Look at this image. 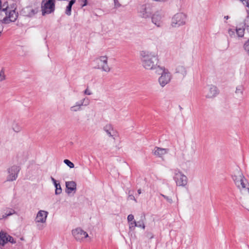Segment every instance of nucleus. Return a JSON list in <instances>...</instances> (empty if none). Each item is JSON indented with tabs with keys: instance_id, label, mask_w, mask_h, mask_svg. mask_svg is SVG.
<instances>
[{
	"instance_id": "obj_35",
	"label": "nucleus",
	"mask_w": 249,
	"mask_h": 249,
	"mask_svg": "<svg viewBox=\"0 0 249 249\" xmlns=\"http://www.w3.org/2000/svg\"><path fill=\"white\" fill-rule=\"evenodd\" d=\"M161 196L163 197H164V198H165L169 203H172L173 202V201H172V199L171 198H170L166 196H165L163 194H161Z\"/></svg>"
},
{
	"instance_id": "obj_20",
	"label": "nucleus",
	"mask_w": 249,
	"mask_h": 249,
	"mask_svg": "<svg viewBox=\"0 0 249 249\" xmlns=\"http://www.w3.org/2000/svg\"><path fill=\"white\" fill-rule=\"evenodd\" d=\"M8 235L6 233L0 232V246L3 247L8 242Z\"/></svg>"
},
{
	"instance_id": "obj_18",
	"label": "nucleus",
	"mask_w": 249,
	"mask_h": 249,
	"mask_svg": "<svg viewBox=\"0 0 249 249\" xmlns=\"http://www.w3.org/2000/svg\"><path fill=\"white\" fill-rule=\"evenodd\" d=\"M14 214H17V213L14 209L9 207H6L3 210V214L1 216L0 219H5L8 216H11Z\"/></svg>"
},
{
	"instance_id": "obj_44",
	"label": "nucleus",
	"mask_w": 249,
	"mask_h": 249,
	"mask_svg": "<svg viewBox=\"0 0 249 249\" xmlns=\"http://www.w3.org/2000/svg\"><path fill=\"white\" fill-rule=\"evenodd\" d=\"M245 27H246V31L249 34V26H245Z\"/></svg>"
},
{
	"instance_id": "obj_50",
	"label": "nucleus",
	"mask_w": 249,
	"mask_h": 249,
	"mask_svg": "<svg viewBox=\"0 0 249 249\" xmlns=\"http://www.w3.org/2000/svg\"><path fill=\"white\" fill-rule=\"evenodd\" d=\"M224 18H226V19H228L229 18V17L227 16L224 17Z\"/></svg>"
},
{
	"instance_id": "obj_34",
	"label": "nucleus",
	"mask_w": 249,
	"mask_h": 249,
	"mask_svg": "<svg viewBox=\"0 0 249 249\" xmlns=\"http://www.w3.org/2000/svg\"><path fill=\"white\" fill-rule=\"evenodd\" d=\"M80 102L82 103V105L84 106L88 105L89 103V99L86 98L83 99Z\"/></svg>"
},
{
	"instance_id": "obj_42",
	"label": "nucleus",
	"mask_w": 249,
	"mask_h": 249,
	"mask_svg": "<svg viewBox=\"0 0 249 249\" xmlns=\"http://www.w3.org/2000/svg\"><path fill=\"white\" fill-rule=\"evenodd\" d=\"M75 105H77V106L78 105L79 106L80 108H81V107L82 106H83L82 105V103H81V102H76Z\"/></svg>"
},
{
	"instance_id": "obj_43",
	"label": "nucleus",
	"mask_w": 249,
	"mask_h": 249,
	"mask_svg": "<svg viewBox=\"0 0 249 249\" xmlns=\"http://www.w3.org/2000/svg\"><path fill=\"white\" fill-rule=\"evenodd\" d=\"M114 1L115 5L116 6H119L120 5V4H119V3L118 2V0H114Z\"/></svg>"
},
{
	"instance_id": "obj_9",
	"label": "nucleus",
	"mask_w": 249,
	"mask_h": 249,
	"mask_svg": "<svg viewBox=\"0 0 249 249\" xmlns=\"http://www.w3.org/2000/svg\"><path fill=\"white\" fill-rule=\"evenodd\" d=\"M152 7L150 4L142 5L139 8L140 16L143 18H149L152 13Z\"/></svg>"
},
{
	"instance_id": "obj_5",
	"label": "nucleus",
	"mask_w": 249,
	"mask_h": 249,
	"mask_svg": "<svg viewBox=\"0 0 249 249\" xmlns=\"http://www.w3.org/2000/svg\"><path fill=\"white\" fill-rule=\"evenodd\" d=\"M232 179L236 186L240 189L246 188L245 182L247 181L243 174L237 170L236 174L232 176Z\"/></svg>"
},
{
	"instance_id": "obj_17",
	"label": "nucleus",
	"mask_w": 249,
	"mask_h": 249,
	"mask_svg": "<svg viewBox=\"0 0 249 249\" xmlns=\"http://www.w3.org/2000/svg\"><path fill=\"white\" fill-rule=\"evenodd\" d=\"M66 192L68 194H71L72 191L76 189V184L74 181H67L66 182Z\"/></svg>"
},
{
	"instance_id": "obj_32",
	"label": "nucleus",
	"mask_w": 249,
	"mask_h": 249,
	"mask_svg": "<svg viewBox=\"0 0 249 249\" xmlns=\"http://www.w3.org/2000/svg\"><path fill=\"white\" fill-rule=\"evenodd\" d=\"M129 229L131 231H133L134 230L135 228L136 227V222L135 221H133L132 222H129Z\"/></svg>"
},
{
	"instance_id": "obj_8",
	"label": "nucleus",
	"mask_w": 249,
	"mask_h": 249,
	"mask_svg": "<svg viewBox=\"0 0 249 249\" xmlns=\"http://www.w3.org/2000/svg\"><path fill=\"white\" fill-rule=\"evenodd\" d=\"M174 179L177 185L178 186H185L188 183V178L181 172L178 171L175 173Z\"/></svg>"
},
{
	"instance_id": "obj_16",
	"label": "nucleus",
	"mask_w": 249,
	"mask_h": 249,
	"mask_svg": "<svg viewBox=\"0 0 249 249\" xmlns=\"http://www.w3.org/2000/svg\"><path fill=\"white\" fill-rule=\"evenodd\" d=\"M218 93L219 91L217 88L215 86L211 85L209 92L207 94L206 97L208 98H213L217 96Z\"/></svg>"
},
{
	"instance_id": "obj_3",
	"label": "nucleus",
	"mask_w": 249,
	"mask_h": 249,
	"mask_svg": "<svg viewBox=\"0 0 249 249\" xmlns=\"http://www.w3.org/2000/svg\"><path fill=\"white\" fill-rule=\"evenodd\" d=\"M155 72L157 74L161 75L158 79L159 83L161 87H164L170 82L171 79V73L164 67L158 68Z\"/></svg>"
},
{
	"instance_id": "obj_46",
	"label": "nucleus",
	"mask_w": 249,
	"mask_h": 249,
	"mask_svg": "<svg viewBox=\"0 0 249 249\" xmlns=\"http://www.w3.org/2000/svg\"><path fill=\"white\" fill-rule=\"evenodd\" d=\"M51 180H52V182H53V183H54L55 181H56V180H55L52 177H51Z\"/></svg>"
},
{
	"instance_id": "obj_11",
	"label": "nucleus",
	"mask_w": 249,
	"mask_h": 249,
	"mask_svg": "<svg viewBox=\"0 0 249 249\" xmlns=\"http://www.w3.org/2000/svg\"><path fill=\"white\" fill-rule=\"evenodd\" d=\"M72 234L75 239L78 241H80L88 236V234L81 228H76L73 230L72 231Z\"/></svg>"
},
{
	"instance_id": "obj_36",
	"label": "nucleus",
	"mask_w": 249,
	"mask_h": 249,
	"mask_svg": "<svg viewBox=\"0 0 249 249\" xmlns=\"http://www.w3.org/2000/svg\"><path fill=\"white\" fill-rule=\"evenodd\" d=\"M8 238V242H9L12 244H15L16 243V240L11 236L9 235Z\"/></svg>"
},
{
	"instance_id": "obj_30",
	"label": "nucleus",
	"mask_w": 249,
	"mask_h": 249,
	"mask_svg": "<svg viewBox=\"0 0 249 249\" xmlns=\"http://www.w3.org/2000/svg\"><path fill=\"white\" fill-rule=\"evenodd\" d=\"M71 7H72V6H71V5H69V4L66 7L65 13L68 16H70L71 15Z\"/></svg>"
},
{
	"instance_id": "obj_19",
	"label": "nucleus",
	"mask_w": 249,
	"mask_h": 249,
	"mask_svg": "<svg viewBox=\"0 0 249 249\" xmlns=\"http://www.w3.org/2000/svg\"><path fill=\"white\" fill-rule=\"evenodd\" d=\"M23 13L25 16L31 17L35 15L37 12L35 9L31 7H26L23 9Z\"/></svg>"
},
{
	"instance_id": "obj_25",
	"label": "nucleus",
	"mask_w": 249,
	"mask_h": 249,
	"mask_svg": "<svg viewBox=\"0 0 249 249\" xmlns=\"http://www.w3.org/2000/svg\"><path fill=\"white\" fill-rule=\"evenodd\" d=\"M6 79L4 69L2 68L0 71V82L4 81Z\"/></svg>"
},
{
	"instance_id": "obj_47",
	"label": "nucleus",
	"mask_w": 249,
	"mask_h": 249,
	"mask_svg": "<svg viewBox=\"0 0 249 249\" xmlns=\"http://www.w3.org/2000/svg\"><path fill=\"white\" fill-rule=\"evenodd\" d=\"M241 1H242L243 2V3L244 4H245V3L246 2V1L248 0H240Z\"/></svg>"
},
{
	"instance_id": "obj_22",
	"label": "nucleus",
	"mask_w": 249,
	"mask_h": 249,
	"mask_svg": "<svg viewBox=\"0 0 249 249\" xmlns=\"http://www.w3.org/2000/svg\"><path fill=\"white\" fill-rule=\"evenodd\" d=\"M176 72L180 73L183 76H184L186 74V70L184 66H178L176 68Z\"/></svg>"
},
{
	"instance_id": "obj_38",
	"label": "nucleus",
	"mask_w": 249,
	"mask_h": 249,
	"mask_svg": "<svg viewBox=\"0 0 249 249\" xmlns=\"http://www.w3.org/2000/svg\"><path fill=\"white\" fill-rule=\"evenodd\" d=\"M134 219V215L132 214H129L127 216V221L129 223L130 222L133 221Z\"/></svg>"
},
{
	"instance_id": "obj_24",
	"label": "nucleus",
	"mask_w": 249,
	"mask_h": 249,
	"mask_svg": "<svg viewBox=\"0 0 249 249\" xmlns=\"http://www.w3.org/2000/svg\"><path fill=\"white\" fill-rule=\"evenodd\" d=\"M55 188V194L56 195H60L62 193V188L59 182H58V184H56Z\"/></svg>"
},
{
	"instance_id": "obj_41",
	"label": "nucleus",
	"mask_w": 249,
	"mask_h": 249,
	"mask_svg": "<svg viewBox=\"0 0 249 249\" xmlns=\"http://www.w3.org/2000/svg\"><path fill=\"white\" fill-rule=\"evenodd\" d=\"M76 0H71L70 1L69 3V5H71V6H72V5L75 2Z\"/></svg>"
},
{
	"instance_id": "obj_14",
	"label": "nucleus",
	"mask_w": 249,
	"mask_h": 249,
	"mask_svg": "<svg viewBox=\"0 0 249 249\" xmlns=\"http://www.w3.org/2000/svg\"><path fill=\"white\" fill-rule=\"evenodd\" d=\"M169 149L167 148H162L158 147H155L152 151V153L158 157L161 158L163 155L167 154Z\"/></svg>"
},
{
	"instance_id": "obj_48",
	"label": "nucleus",
	"mask_w": 249,
	"mask_h": 249,
	"mask_svg": "<svg viewBox=\"0 0 249 249\" xmlns=\"http://www.w3.org/2000/svg\"><path fill=\"white\" fill-rule=\"evenodd\" d=\"M138 193L139 195L141 194V190L140 189L138 190Z\"/></svg>"
},
{
	"instance_id": "obj_2",
	"label": "nucleus",
	"mask_w": 249,
	"mask_h": 249,
	"mask_svg": "<svg viewBox=\"0 0 249 249\" xmlns=\"http://www.w3.org/2000/svg\"><path fill=\"white\" fill-rule=\"evenodd\" d=\"M16 10L14 5L9 7L7 2L2 5L0 0V21L4 24L15 21L18 17V13Z\"/></svg>"
},
{
	"instance_id": "obj_15",
	"label": "nucleus",
	"mask_w": 249,
	"mask_h": 249,
	"mask_svg": "<svg viewBox=\"0 0 249 249\" xmlns=\"http://www.w3.org/2000/svg\"><path fill=\"white\" fill-rule=\"evenodd\" d=\"M104 130L107 133V134L114 139V136L116 135V131L114 129L112 125L111 124H107L104 127Z\"/></svg>"
},
{
	"instance_id": "obj_1",
	"label": "nucleus",
	"mask_w": 249,
	"mask_h": 249,
	"mask_svg": "<svg viewBox=\"0 0 249 249\" xmlns=\"http://www.w3.org/2000/svg\"><path fill=\"white\" fill-rule=\"evenodd\" d=\"M142 66L147 70H158L161 67L158 65L159 59L156 53L149 51H143L140 53Z\"/></svg>"
},
{
	"instance_id": "obj_39",
	"label": "nucleus",
	"mask_w": 249,
	"mask_h": 249,
	"mask_svg": "<svg viewBox=\"0 0 249 249\" xmlns=\"http://www.w3.org/2000/svg\"><path fill=\"white\" fill-rule=\"evenodd\" d=\"M245 26H249V16H247L244 20Z\"/></svg>"
},
{
	"instance_id": "obj_29",
	"label": "nucleus",
	"mask_w": 249,
	"mask_h": 249,
	"mask_svg": "<svg viewBox=\"0 0 249 249\" xmlns=\"http://www.w3.org/2000/svg\"><path fill=\"white\" fill-rule=\"evenodd\" d=\"M64 162L71 168H73L74 166V164L69 160H65Z\"/></svg>"
},
{
	"instance_id": "obj_51",
	"label": "nucleus",
	"mask_w": 249,
	"mask_h": 249,
	"mask_svg": "<svg viewBox=\"0 0 249 249\" xmlns=\"http://www.w3.org/2000/svg\"><path fill=\"white\" fill-rule=\"evenodd\" d=\"M86 5H87V0H85V2L83 6H85Z\"/></svg>"
},
{
	"instance_id": "obj_13",
	"label": "nucleus",
	"mask_w": 249,
	"mask_h": 249,
	"mask_svg": "<svg viewBox=\"0 0 249 249\" xmlns=\"http://www.w3.org/2000/svg\"><path fill=\"white\" fill-rule=\"evenodd\" d=\"M48 213L47 211L40 210L36 215V222L45 223L48 216Z\"/></svg>"
},
{
	"instance_id": "obj_52",
	"label": "nucleus",
	"mask_w": 249,
	"mask_h": 249,
	"mask_svg": "<svg viewBox=\"0 0 249 249\" xmlns=\"http://www.w3.org/2000/svg\"><path fill=\"white\" fill-rule=\"evenodd\" d=\"M153 237V236L151 235V236L150 237V238H152Z\"/></svg>"
},
{
	"instance_id": "obj_23",
	"label": "nucleus",
	"mask_w": 249,
	"mask_h": 249,
	"mask_svg": "<svg viewBox=\"0 0 249 249\" xmlns=\"http://www.w3.org/2000/svg\"><path fill=\"white\" fill-rule=\"evenodd\" d=\"M245 30L246 27H245V28H236L235 29L236 36L239 37H243L244 36Z\"/></svg>"
},
{
	"instance_id": "obj_45",
	"label": "nucleus",
	"mask_w": 249,
	"mask_h": 249,
	"mask_svg": "<svg viewBox=\"0 0 249 249\" xmlns=\"http://www.w3.org/2000/svg\"><path fill=\"white\" fill-rule=\"evenodd\" d=\"M245 3L246 4V6L249 9V0H248Z\"/></svg>"
},
{
	"instance_id": "obj_4",
	"label": "nucleus",
	"mask_w": 249,
	"mask_h": 249,
	"mask_svg": "<svg viewBox=\"0 0 249 249\" xmlns=\"http://www.w3.org/2000/svg\"><path fill=\"white\" fill-rule=\"evenodd\" d=\"M187 16L183 13H178L172 18L171 25L174 28H178L186 24Z\"/></svg>"
},
{
	"instance_id": "obj_21",
	"label": "nucleus",
	"mask_w": 249,
	"mask_h": 249,
	"mask_svg": "<svg viewBox=\"0 0 249 249\" xmlns=\"http://www.w3.org/2000/svg\"><path fill=\"white\" fill-rule=\"evenodd\" d=\"M145 220V215L143 214L141 216V219L136 222V227L145 229L144 220Z\"/></svg>"
},
{
	"instance_id": "obj_37",
	"label": "nucleus",
	"mask_w": 249,
	"mask_h": 249,
	"mask_svg": "<svg viewBox=\"0 0 249 249\" xmlns=\"http://www.w3.org/2000/svg\"><path fill=\"white\" fill-rule=\"evenodd\" d=\"M130 192H131V191H128V194H129L128 198L130 200H133L136 202L137 201L135 198V196L132 194H130Z\"/></svg>"
},
{
	"instance_id": "obj_6",
	"label": "nucleus",
	"mask_w": 249,
	"mask_h": 249,
	"mask_svg": "<svg viewBox=\"0 0 249 249\" xmlns=\"http://www.w3.org/2000/svg\"><path fill=\"white\" fill-rule=\"evenodd\" d=\"M43 0L42 2V14L44 16L45 14H51L54 11L55 4L54 0H48L44 2Z\"/></svg>"
},
{
	"instance_id": "obj_7",
	"label": "nucleus",
	"mask_w": 249,
	"mask_h": 249,
	"mask_svg": "<svg viewBox=\"0 0 249 249\" xmlns=\"http://www.w3.org/2000/svg\"><path fill=\"white\" fill-rule=\"evenodd\" d=\"M107 60V57L106 55L101 56L96 58L94 61L98 63V66L96 68L101 69L103 71L106 72L110 71V68L108 65Z\"/></svg>"
},
{
	"instance_id": "obj_26",
	"label": "nucleus",
	"mask_w": 249,
	"mask_h": 249,
	"mask_svg": "<svg viewBox=\"0 0 249 249\" xmlns=\"http://www.w3.org/2000/svg\"><path fill=\"white\" fill-rule=\"evenodd\" d=\"M13 129L16 132H18L21 130V127L18 124H14L13 125Z\"/></svg>"
},
{
	"instance_id": "obj_12",
	"label": "nucleus",
	"mask_w": 249,
	"mask_h": 249,
	"mask_svg": "<svg viewBox=\"0 0 249 249\" xmlns=\"http://www.w3.org/2000/svg\"><path fill=\"white\" fill-rule=\"evenodd\" d=\"M163 17V14L161 11H157L152 17V21L158 27L162 25V18Z\"/></svg>"
},
{
	"instance_id": "obj_49",
	"label": "nucleus",
	"mask_w": 249,
	"mask_h": 249,
	"mask_svg": "<svg viewBox=\"0 0 249 249\" xmlns=\"http://www.w3.org/2000/svg\"><path fill=\"white\" fill-rule=\"evenodd\" d=\"M54 186H55L56 185V184H58V182H57V181L56 180V181H55L54 183H53Z\"/></svg>"
},
{
	"instance_id": "obj_33",
	"label": "nucleus",
	"mask_w": 249,
	"mask_h": 249,
	"mask_svg": "<svg viewBox=\"0 0 249 249\" xmlns=\"http://www.w3.org/2000/svg\"><path fill=\"white\" fill-rule=\"evenodd\" d=\"M243 90V87L242 86L240 85L236 87L235 92L236 93H242Z\"/></svg>"
},
{
	"instance_id": "obj_31",
	"label": "nucleus",
	"mask_w": 249,
	"mask_h": 249,
	"mask_svg": "<svg viewBox=\"0 0 249 249\" xmlns=\"http://www.w3.org/2000/svg\"><path fill=\"white\" fill-rule=\"evenodd\" d=\"M70 109L71 111L73 112H76L79 110H80L81 109V108H80L79 106L78 105H74L71 107Z\"/></svg>"
},
{
	"instance_id": "obj_28",
	"label": "nucleus",
	"mask_w": 249,
	"mask_h": 249,
	"mask_svg": "<svg viewBox=\"0 0 249 249\" xmlns=\"http://www.w3.org/2000/svg\"><path fill=\"white\" fill-rule=\"evenodd\" d=\"M244 48L249 55V39L244 43Z\"/></svg>"
},
{
	"instance_id": "obj_10",
	"label": "nucleus",
	"mask_w": 249,
	"mask_h": 249,
	"mask_svg": "<svg viewBox=\"0 0 249 249\" xmlns=\"http://www.w3.org/2000/svg\"><path fill=\"white\" fill-rule=\"evenodd\" d=\"M20 169L19 167L16 165H14L9 168L7 181H12L15 180L18 178V175Z\"/></svg>"
},
{
	"instance_id": "obj_40",
	"label": "nucleus",
	"mask_w": 249,
	"mask_h": 249,
	"mask_svg": "<svg viewBox=\"0 0 249 249\" xmlns=\"http://www.w3.org/2000/svg\"><path fill=\"white\" fill-rule=\"evenodd\" d=\"M84 94L88 95L92 94V92L88 88L84 91Z\"/></svg>"
},
{
	"instance_id": "obj_27",
	"label": "nucleus",
	"mask_w": 249,
	"mask_h": 249,
	"mask_svg": "<svg viewBox=\"0 0 249 249\" xmlns=\"http://www.w3.org/2000/svg\"><path fill=\"white\" fill-rule=\"evenodd\" d=\"M228 34L229 36L231 37L236 36V31L235 29H229L228 30Z\"/></svg>"
}]
</instances>
